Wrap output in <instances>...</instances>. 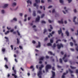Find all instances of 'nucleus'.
Wrapping results in <instances>:
<instances>
[{
    "mask_svg": "<svg viewBox=\"0 0 78 78\" xmlns=\"http://www.w3.org/2000/svg\"><path fill=\"white\" fill-rule=\"evenodd\" d=\"M52 75V76L51 77V78H53L55 76V73L53 71H51Z\"/></svg>",
    "mask_w": 78,
    "mask_h": 78,
    "instance_id": "5",
    "label": "nucleus"
},
{
    "mask_svg": "<svg viewBox=\"0 0 78 78\" xmlns=\"http://www.w3.org/2000/svg\"><path fill=\"white\" fill-rule=\"evenodd\" d=\"M44 57H41L40 58L39 60L42 61V60H44Z\"/></svg>",
    "mask_w": 78,
    "mask_h": 78,
    "instance_id": "16",
    "label": "nucleus"
},
{
    "mask_svg": "<svg viewBox=\"0 0 78 78\" xmlns=\"http://www.w3.org/2000/svg\"><path fill=\"white\" fill-rule=\"evenodd\" d=\"M46 32H47V30H46V29H45L44 30V32H43L44 34H45V33Z\"/></svg>",
    "mask_w": 78,
    "mask_h": 78,
    "instance_id": "32",
    "label": "nucleus"
},
{
    "mask_svg": "<svg viewBox=\"0 0 78 78\" xmlns=\"http://www.w3.org/2000/svg\"><path fill=\"white\" fill-rule=\"evenodd\" d=\"M12 75L13 76H14V77L15 78H17V76L16 75V74H12Z\"/></svg>",
    "mask_w": 78,
    "mask_h": 78,
    "instance_id": "13",
    "label": "nucleus"
},
{
    "mask_svg": "<svg viewBox=\"0 0 78 78\" xmlns=\"http://www.w3.org/2000/svg\"><path fill=\"white\" fill-rule=\"evenodd\" d=\"M57 48L58 49H60L61 47L62 48H63L64 46H63V45L62 44L60 43V44H57Z\"/></svg>",
    "mask_w": 78,
    "mask_h": 78,
    "instance_id": "2",
    "label": "nucleus"
},
{
    "mask_svg": "<svg viewBox=\"0 0 78 78\" xmlns=\"http://www.w3.org/2000/svg\"><path fill=\"white\" fill-rule=\"evenodd\" d=\"M32 43L33 44H36V41L34 40H33L32 41Z\"/></svg>",
    "mask_w": 78,
    "mask_h": 78,
    "instance_id": "50",
    "label": "nucleus"
},
{
    "mask_svg": "<svg viewBox=\"0 0 78 78\" xmlns=\"http://www.w3.org/2000/svg\"><path fill=\"white\" fill-rule=\"evenodd\" d=\"M13 20L15 21V22H16V21L17 20V19H16V18H14L13 19Z\"/></svg>",
    "mask_w": 78,
    "mask_h": 78,
    "instance_id": "30",
    "label": "nucleus"
},
{
    "mask_svg": "<svg viewBox=\"0 0 78 78\" xmlns=\"http://www.w3.org/2000/svg\"><path fill=\"white\" fill-rule=\"evenodd\" d=\"M37 13H39V14H41V12L40 10H38L37 11Z\"/></svg>",
    "mask_w": 78,
    "mask_h": 78,
    "instance_id": "33",
    "label": "nucleus"
},
{
    "mask_svg": "<svg viewBox=\"0 0 78 78\" xmlns=\"http://www.w3.org/2000/svg\"><path fill=\"white\" fill-rule=\"evenodd\" d=\"M57 67H58V68H61V67H62L61 66H59V65H58L57 66Z\"/></svg>",
    "mask_w": 78,
    "mask_h": 78,
    "instance_id": "54",
    "label": "nucleus"
},
{
    "mask_svg": "<svg viewBox=\"0 0 78 78\" xmlns=\"http://www.w3.org/2000/svg\"><path fill=\"white\" fill-rule=\"evenodd\" d=\"M48 40V37H46L44 39V41H46L47 40Z\"/></svg>",
    "mask_w": 78,
    "mask_h": 78,
    "instance_id": "51",
    "label": "nucleus"
},
{
    "mask_svg": "<svg viewBox=\"0 0 78 78\" xmlns=\"http://www.w3.org/2000/svg\"><path fill=\"white\" fill-rule=\"evenodd\" d=\"M8 6V4H5L4 5V8H6Z\"/></svg>",
    "mask_w": 78,
    "mask_h": 78,
    "instance_id": "22",
    "label": "nucleus"
},
{
    "mask_svg": "<svg viewBox=\"0 0 78 78\" xmlns=\"http://www.w3.org/2000/svg\"><path fill=\"white\" fill-rule=\"evenodd\" d=\"M59 60L60 63H61V64H62V59L60 58Z\"/></svg>",
    "mask_w": 78,
    "mask_h": 78,
    "instance_id": "17",
    "label": "nucleus"
},
{
    "mask_svg": "<svg viewBox=\"0 0 78 78\" xmlns=\"http://www.w3.org/2000/svg\"><path fill=\"white\" fill-rule=\"evenodd\" d=\"M41 67L42 68L43 67H44V66L43 65H41Z\"/></svg>",
    "mask_w": 78,
    "mask_h": 78,
    "instance_id": "59",
    "label": "nucleus"
},
{
    "mask_svg": "<svg viewBox=\"0 0 78 78\" xmlns=\"http://www.w3.org/2000/svg\"><path fill=\"white\" fill-rule=\"evenodd\" d=\"M42 61H40L39 62V64H42Z\"/></svg>",
    "mask_w": 78,
    "mask_h": 78,
    "instance_id": "63",
    "label": "nucleus"
},
{
    "mask_svg": "<svg viewBox=\"0 0 78 78\" xmlns=\"http://www.w3.org/2000/svg\"><path fill=\"white\" fill-rule=\"evenodd\" d=\"M40 20V16H37V18L36 19V22H39Z\"/></svg>",
    "mask_w": 78,
    "mask_h": 78,
    "instance_id": "4",
    "label": "nucleus"
},
{
    "mask_svg": "<svg viewBox=\"0 0 78 78\" xmlns=\"http://www.w3.org/2000/svg\"><path fill=\"white\" fill-rule=\"evenodd\" d=\"M74 12L75 13L76 12V9H74Z\"/></svg>",
    "mask_w": 78,
    "mask_h": 78,
    "instance_id": "61",
    "label": "nucleus"
},
{
    "mask_svg": "<svg viewBox=\"0 0 78 78\" xmlns=\"http://www.w3.org/2000/svg\"><path fill=\"white\" fill-rule=\"evenodd\" d=\"M55 12V9H53L52 11V13H54V12Z\"/></svg>",
    "mask_w": 78,
    "mask_h": 78,
    "instance_id": "52",
    "label": "nucleus"
},
{
    "mask_svg": "<svg viewBox=\"0 0 78 78\" xmlns=\"http://www.w3.org/2000/svg\"><path fill=\"white\" fill-rule=\"evenodd\" d=\"M41 23H45L46 22H45V21L44 20H42L41 21Z\"/></svg>",
    "mask_w": 78,
    "mask_h": 78,
    "instance_id": "34",
    "label": "nucleus"
},
{
    "mask_svg": "<svg viewBox=\"0 0 78 78\" xmlns=\"http://www.w3.org/2000/svg\"><path fill=\"white\" fill-rule=\"evenodd\" d=\"M16 32L18 34V36H20V33H19V32L18 30H17L16 31Z\"/></svg>",
    "mask_w": 78,
    "mask_h": 78,
    "instance_id": "25",
    "label": "nucleus"
},
{
    "mask_svg": "<svg viewBox=\"0 0 78 78\" xmlns=\"http://www.w3.org/2000/svg\"><path fill=\"white\" fill-rule=\"evenodd\" d=\"M59 2H60V3H63V0H59Z\"/></svg>",
    "mask_w": 78,
    "mask_h": 78,
    "instance_id": "31",
    "label": "nucleus"
},
{
    "mask_svg": "<svg viewBox=\"0 0 78 78\" xmlns=\"http://www.w3.org/2000/svg\"><path fill=\"white\" fill-rule=\"evenodd\" d=\"M37 5V4H36V3H35L34 4V6H36Z\"/></svg>",
    "mask_w": 78,
    "mask_h": 78,
    "instance_id": "56",
    "label": "nucleus"
},
{
    "mask_svg": "<svg viewBox=\"0 0 78 78\" xmlns=\"http://www.w3.org/2000/svg\"><path fill=\"white\" fill-rule=\"evenodd\" d=\"M67 1H68V3H70V2H72V0H67Z\"/></svg>",
    "mask_w": 78,
    "mask_h": 78,
    "instance_id": "48",
    "label": "nucleus"
},
{
    "mask_svg": "<svg viewBox=\"0 0 78 78\" xmlns=\"http://www.w3.org/2000/svg\"><path fill=\"white\" fill-rule=\"evenodd\" d=\"M58 34H61V33H62V30H61V28L60 29V30H58Z\"/></svg>",
    "mask_w": 78,
    "mask_h": 78,
    "instance_id": "10",
    "label": "nucleus"
},
{
    "mask_svg": "<svg viewBox=\"0 0 78 78\" xmlns=\"http://www.w3.org/2000/svg\"><path fill=\"white\" fill-rule=\"evenodd\" d=\"M56 47V44L54 43L53 44V47H52L53 48H55Z\"/></svg>",
    "mask_w": 78,
    "mask_h": 78,
    "instance_id": "28",
    "label": "nucleus"
},
{
    "mask_svg": "<svg viewBox=\"0 0 78 78\" xmlns=\"http://www.w3.org/2000/svg\"><path fill=\"white\" fill-rule=\"evenodd\" d=\"M5 68H6V69H8V66H7V65H5Z\"/></svg>",
    "mask_w": 78,
    "mask_h": 78,
    "instance_id": "42",
    "label": "nucleus"
},
{
    "mask_svg": "<svg viewBox=\"0 0 78 78\" xmlns=\"http://www.w3.org/2000/svg\"><path fill=\"white\" fill-rule=\"evenodd\" d=\"M35 1L37 3H40V0H35Z\"/></svg>",
    "mask_w": 78,
    "mask_h": 78,
    "instance_id": "20",
    "label": "nucleus"
},
{
    "mask_svg": "<svg viewBox=\"0 0 78 78\" xmlns=\"http://www.w3.org/2000/svg\"><path fill=\"white\" fill-rule=\"evenodd\" d=\"M10 47H11V48L12 50L13 49V45H11L10 46Z\"/></svg>",
    "mask_w": 78,
    "mask_h": 78,
    "instance_id": "49",
    "label": "nucleus"
},
{
    "mask_svg": "<svg viewBox=\"0 0 78 78\" xmlns=\"http://www.w3.org/2000/svg\"><path fill=\"white\" fill-rule=\"evenodd\" d=\"M70 50L72 51H74V49H73L72 48H70Z\"/></svg>",
    "mask_w": 78,
    "mask_h": 78,
    "instance_id": "40",
    "label": "nucleus"
},
{
    "mask_svg": "<svg viewBox=\"0 0 78 78\" xmlns=\"http://www.w3.org/2000/svg\"><path fill=\"white\" fill-rule=\"evenodd\" d=\"M46 68L48 69H50L51 68V66L49 65H47L46 66Z\"/></svg>",
    "mask_w": 78,
    "mask_h": 78,
    "instance_id": "3",
    "label": "nucleus"
},
{
    "mask_svg": "<svg viewBox=\"0 0 78 78\" xmlns=\"http://www.w3.org/2000/svg\"><path fill=\"white\" fill-rule=\"evenodd\" d=\"M76 73H77V74L78 73V69H77L76 70Z\"/></svg>",
    "mask_w": 78,
    "mask_h": 78,
    "instance_id": "64",
    "label": "nucleus"
},
{
    "mask_svg": "<svg viewBox=\"0 0 78 78\" xmlns=\"http://www.w3.org/2000/svg\"><path fill=\"white\" fill-rule=\"evenodd\" d=\"M34 66L33 65L32 66H31L30 67V68L31 69H33L34 68Z\"/></svg>",
    "mask_w": 78,
    "mask_h": 78,
    "instance_id": "47",
    "label": "nucleus"
},
{
    "mask_svg": "<svg viewBox=\"0 0 78 78\" xmlns=\"http://www.w3.org/2000/svg\"><path fill=\"white\" fill-rule=\"evenodd\" d=\"M10 31L11 33H12V32H13V31H14V29H12L10 30Z\"/></svg>",
    "mask_w": 78,
    "mask_h": 78,
    "instance_id": "58",
    "label": "nucleus"
},
{
    "mask_svg": "<svg viewBox=\"0 0 78 78\" xmlns=\"http://www.w3.org/2000/svg\"><path fill=\"white\" fill-rule=\"evenodd\" d=\"M66 57H67V55H66V54H65L64 55V57H63L62 58V59L63 60H64L65 58H66Z\"/></svg>",
    "mask_w": 78,
    "mask_h": 78,
    "instance_id": "14",
    "label": "nucleus"
},
{
    "mask_svg": "<svg viewBox=\"0 0 78 78\" xmlns=\"http://www.w3.org/2000/svg\"><path fill=\"white\" fill-rule=\"evenodd\" d=\"M52 70H54V71L55 70V68L54 67H52Z\"/></svg>",
    "mask_w": 78,
    "mask_h": 78,
    "instance_id": "53",
    "label": "nucleus"
},
{
    "mask_svg": "<svg viewBox=\"0 0 78 78\" xmlns=\"http://www.w3.org/2000/svg\"><path fill=\"white\" fill-rule=\"evenodd\" d=\"M33 16H34V17H35L36 16V11L35 10H34L33 11V13L32 14Z\"/></svg>",
    "mask_w": 78,
    "mask_h": 78,
    "instance_id": "7",
    "label": "nucleus"
},
{
    "mask_svg": "<svg viewBox=\"0 0 78 78\" xmlns=\"http://www.w3.org/2000/svg\"><path fill=\"white\" fill-rule=\"evenodd\" d=\"M64 60V62H67L68 61L67 59H65V60Z\"/></svg>",
    "mask_w": 78,
    "mask_h": 78,
    "instance_id": "44",
    "label": "nucleus"
},
{
    "mask_svg": "<svg viewBox=\"0 0 78 78\" xmlns=\"http://www.w3.org/2000/svg\"><path fill=\"white\" fill-rule=\"evenodd\" d=\"M27 3H29L30 5H31L32 4V2H31V1H30V0H28V1H27Z\"/></svg>",
    "mask_w": 78,
    "mask_h": 78,
    "instance_id": "12",
    "label": "nucleus"
},
{
    "mask_svg": "<svg viewBox=\"0 0 78 78\" xmlns=\"http://www.w3.org/2000/svg\"><path fill=\"white\" fill-rule=\"evenodd\" d=\"M48 46H51L52 44L50 43H48L47 44Z\"/></svg>",
    "mask_w": 78,
    "mask_h": 78,
    "instance_id": "19",
    "label": "nucleus"
},
{
    "mask_svg": "<svg viewBox=\"0 0 78 78\" xmlns=\"http://www.w3.org/2000/svg\"><path fill=\"white\" fill-rule=\"evenodd\" d=\"M70 45L71 47H73V43L72 42H70Z\"/></svg>",
    "mask_w": 78,
    "mask_h": 78,
    "instance_id": "26",
    "label": "nucleus"
},
{
    "mask_svg": "<svg viewBox=\"0 0 78 78\" xmlns=\"http://www.w3.org/2000/svg\"><path fill=\"white\" fill-rule=\"evenodd\" d=\"M46 72H48V69L46 68Z\"/></svg>",
    "mask_w": 78,
    "mask_h": 78,
    "instance_id": "43",
    "label": "nucleus"
},
{
    "mask_svg": "<svg viewBox=\"0 0 78 78\" xmlns=\"http://www.w3.org/2000/svg\"><path fill=\"white\" fill-rule=\"evenodd\" d=\"M17 44H19V43L20 42V41H19V39L17 38Z\"/></svg>",
    "mask_w": 78,
    "mask_h": 78,
    "instance_id": "23",
    "label": "nucleus"
},
{
    "mask_svg": "<svg viewBox=\"0 0 78 78\" xmlns=\"http://www.w3.org/2000/svg\"><path fill=\"white\" fill-rule=\"evenodd\" d=\"M66 34L67 36H69V33L68 31H66Z\"/></svg>",
    "mask_w": 78,
    "mask_h": 78,
    "instance_id": "11",
    "label": "nucleus"
},
{
    "mask_svg": "<svg viewBox=\"0 0 78 78\" xmlns=\"http://www.w3.org/2000/svg\"><path fill=\"white\" fill-rule=\"evenodd\" d=\"M40 70L37 73V76L39 78H42V76L41 75H42V69L41 66L39 67Z\"/></svg>",
    "mask_w": 78,
    "mask_h": 78,
    "instance_id": "1",
    "label": "nucleus"
},
{
    "mask_svg": "<svg viewBox=\"0 0 78 78\" xmlns=\"http://www.w3.org/2000/svg\"><path fill=\"white\" fill-rule=\"evenodd\" d=\"M2 14H4L5 13V11L3 10H2Z\"/></svg>",
    "mask_w": 78,
    "mask_h": 78,
    "instance_id": "46",
    "label": "nucleus"
},
{
    "mask_svg": "<svg viewBox=\"0 0 78 78\" xmlns=\"http://www.w3.org/2000/svg\"><path fill=\"white\" fill-rule=\"evenodd\" d=\"M52 5H50L48 7V9H49L50 8H52Z\"/></svg>",
    "mask_w": 78,
    "mask_h": 78,
    "instance_id": "45",
    "label": "nucleus"
},
{
    "mask_svg": "<svg viewBox=\"0 0 78 78\" xmlns=\"http://www.w3.org/2000/svg\"><path fill=\"white\" fill-rule=\"evenodd\" d=\"M61 53L62 55H64V52H63V51H62L61 52Z\"/></svg>",
    "mask_w": 78,
    "mask_h": 78,
    "instance_id": "57",
    "label": "nucleus"
},
{
    "mask_svg": "<svg viewBox=\"0 0 78 78\" xmlns=\"http://www.w3.org/2000/svg\"><path fill=\"white\" fill-rule=\"evenodd\" d=\"M70 67L71 69H76V67H73L72 66H70Z\"/></svg>",
    "mask_w": 78,
    "mask_h": 78,
    "instance_id": "15",
    "label": "nucleus"
},
{
    "mask_svg": "<svg viewBox=\"0 0 78 78\" xmlns=\"http://www.w3.org/2000/svg\"><path fill=\"white\" fill-rule=\"evenodd\" d=\"M69 71L70 73H73V71H72L70 69H69Z\"/></svg>",
    "mask_w": 78,
    "mask_h": 78,
    "instance_id": "21",
    "label": "nucleus"
},
{
    "mask_svg": "<svg viewBox=\"0 0 78 78\" xmlns=\"http://www.w3.org/2000/svg\"><path fill=\"white\" fill-rule=\"evenodd\" d=\"M12 70H13L14 73L16 74V70L14 69V67H13L12 68Z\"/></svg>",
    "mask_w": 78,
    "mask_h": 78,
    "instance_id": "9",
    "label": "nucleus"
},
{
    "mask_svg": "<svg viewBox=\"0 0 78 78\" xmlns=\"http://www.w3.org/2000/svg\"><path fill=\"white\" fill-rule=\"evenodd\" d=\"M48 54H50L51 55H53V53H52L50 51H49L48 52Z\"/></svg>",
    "mask_w": 78,
    "mask_h": 78,
    "instance_id": "24",
    "label": "nucleus"
},
{
    "mask_svg": "<svg viewBox=\"0 0 78 78\" xmlns=\"http://www.w3.org/2000/svg\"><path fill=\"white\" fill-rule=\"evenodd\" d=\"M44 16H45V14H42V15H41V18H43V17H44Z\"/></svg>",
    "mask_w": 78,
    "mask_h": 78,
    "instance_id": "29",
    "label": "nucleus"
},
{
    "mask_svg": "<svg viewBox=\"0 0 78 78\" xmlns=\"http://www.w3.org/2000/svg\"><path fill=\"white\" fill-rule=\"evenodd\" d=\"M50 42L52 44V43H53V40H52V39H51L50 40Z\"/></svg>",
    "mask_w": 78,
    "mask_h": 78,
    "instance_id": "35",
    "label": "nucleus"
},
{
    "mask_svg": "<svg viewBox=\"0 0 78 78\" xmlns=\"http://www.w3.org/2000/svg\"><path fill=\"white\" fill-rule=\"evenodd\" d=\"M16 5H17L16 3L14 2L12 3V6H16Z\"/></svg>",
    "mask_w": 78,
    "mask_h": 78,
    "instance_id": "18",
    "label": "nucleus"
},
{
    "mask_svg": "<svg viewBox=\"0 0 78 78\" xmlns=\"http://www.w3.org/2000/svg\"><path fill=\"white\" fill-rule=\"evenodd\" d=\"M2 51L3 52H5V48H3L2 50Z\"/></svg>",
    "mask_w": 78,
    "mask_h": 78,
    "instance_id": "38",
    "label": "nucleus"
},
{
    "mask_svg": "<svg viewBox=\"0 0 78 78\" xmlns=\"http://www.w3.org/2000/svg\"><path fill=\"white\" fill-rule=\"evenodd\" d=\"M19 47L20 48L21 50H22V49H23V48H22V46H19Z\"/></svg>",
    "mask_w": 78,
    "mask_h": 78,
    "instance_id": "36",
    "label": "nucleus"
},
{
    "mask_svg": "<svg viewBox=\"0 0 78 78\" xmlns=\"http://www.w3.org/2000/svg\"><path fill=\"white\" fill-rule=\"evenodd\" d=\"M77 33H76L75 34L76 36H78V30H77Z\"/></svg>",
    "mask_w": 78,
    "mask_h": 78,
    "instance_id": "55",
    "label": "nucleus"
},
{
    "mask_svg": "<svg viewBox=\"0 0 78 78\" xmlns=\"http://www.w3.org/2000/svg\"><path fill=\"white\" fill-rule=\"evenodd\" d=\"M65 78V76H64V75H63L62 76V78Z\"/></svg>",
    "mask_w": 78,
    "mask_h": 78,
    "instance_id": "62",
    "label": "nucleus"
},
{
    "mask_svg": "<svg viewBox=\"0 0 78 78\" xmlns=\"http://www.w3.org/2000/svg\"><path fill=\"white\" fill-rule=\"evenodd\" d=\"M36 47L37 48H40L41 47V43H40V42L38 41V45L37 46H36Z\"/></svg>",
    "mask_w": 78,
    "mask_h": 78,
    "instance_id": "8",
    "label": "nucleus"
},
{
    "mask_svg": "<svg viewBox=\"0 0 78 78\" xmlns=\"http://www.w3.org/2000/svg\"><path fill=\"white\" fill-rule=\"evenodd\" d=\"M4 60H5V61H6V62H7L8 61V59H7V58L5 57L4 58Z\"/></svg>",
    "mask_w": 78,
    "mask_h": 78,
    "instance_id": "27",
    "label": "nucleus"
},
{
    "mask_svg": "<svg viewBox=\"0 0 78 78\" xmlns=\"http://www.w3.org/2000/svg\"><path fill=\"white\" fill-rule=\"evenodd\" d=\"M20 16H21V17H22V16H23V14H22V13H20Z\"/></svg>",
    "mask_w": 78,
    "mask_h": 78,
    "instance_id": "60",
    "label": "nucleus"
},
{
    "mask_svg": "<svg viewBox=\"0 0 78 78\" xmlns=\"http://www.w3.org/2000/svg\"><path fill=\"white\" fill-rule=\"evenodd\" d=\"M48 22H49V23H51V22H52V21L50 20H48Z\"/></svg>",
    "mask_w": 78,
    "mask_h": 78,
    "instance_id": "39",
    "label": "nucleus"
},
{
    "mask_svg": "<svg viewBox=\"0 0 78 78\" xmlns=\"http://www.w3.org/2000/svg\"><path fill=\"white\" fill-rule=\"evenodd\" d=\"M63 20V19H62L61 20V21H58V23H62V24H63V23H64V22H63V21H62Z\"/></svg>",
    "mask_w": 78,
    "mask_h": 78,
    "instance_id": "6",
    "label": "nucleus"
},
{
    "mask_svg": "<svg viewBox=\"0 0 78 78\" xmlns=\"http://www.w3.org/2000/svg\"><path fill=\"white\" fill-rule=\"evenodd\" d=\"M50 29H51V30H53V27H52L51 25H50Z\"/></svg>",
    "mask_w": 78,
    "mask_h": 78,
    "instance_id": "37",
    "label": "nucleus"
},
{
    "mask_svg": "<svg viewBox=\"0 0 78 78\" xmlns=\"http://www.w3.org/2000/svg\"><path fill=\"white\" fill-rule=\"evenodd\" d=\"M16 53L17 54H19V51H18V50H17L16 51Z\"/></svg>",
    "mask_w": 78,
    "mask_h": 78,
    "instance_id": "41",
    "label": "nucleus"
}]
</instances>
